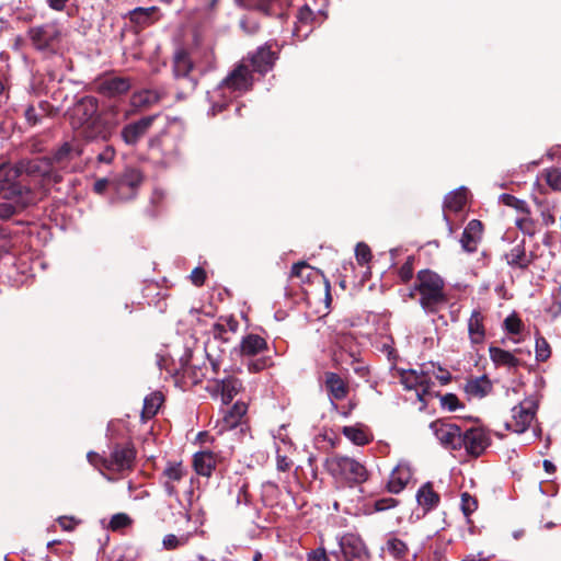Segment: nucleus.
<instances>
[{
	"label": "nucleus",
	"mask_w": 561,
	"mask_h": 561,
	"mask_svg": "<svg viewBox=\"0 0 561 561\" xmlns=\"http://www.w3.org/2000/svg\"><path fill=\"white\" fill-rule=\"evenodd\" d=\"M70 124L83 138L88 140H107L116 121H111L100 114L99 102L94 96L81 98L72 107Z\"/></svg>",
	"instance_id": "1"
},
{
	"label": "nucleus",
	"mask_w": 561,
	"mask_h": 561,
	"mask_svg": "<svg viewBox=\"0 0 561 561\" xmlns=\"http://www.w3.org/2000/svg\"><path fill=\"white\" fill-rule=\"evenodd\" d=\"M36 171V163L31 161H21L15 165L0 164V197L13 201L20 207H26L31 203V190L22 185L19 178L23 172L33 174Z\"/></svg>",
	"instance_id": "2"
},
{
	"label": "nucleus",
	"mask_w": 561,
	"mask_h": 561,
	"mask_svg": "<svg viewBox=\"0 0 561 561\" xmlns=\"http://www.w3.org/2000/svg\"><path fill=\"white\" fill-rule=\"evenodd\" d=\"M415 293H419L420 305L426 312L434 313L440 305L447 302L445 282L431 270L417 272L416 282L409 294L410 298H414Z\"/></svg>",
	"instance_id": "3"
},
{
	"label": "nucleus",
	"mask_w": 561,
	"mask_h": 561,
	"mask_svg": "<svg viewBox=\"0 0 561 561\" xmlns=\"http://www.w3.org/2000/svg\"><path fill=\"white\" fill-rule=\"evenodd\" d=\"M324 467L335 480L344 482L350 486L364 483L369 476L368 470L363 463L354 458L342 455L328 457Z\"/></svg>",
	"instance_id": "4"
},
{
	"label": "nucleus",
	"mask_w": 561,
	"mask_h": 561,
	"mask_svg": "<svg viewBox=\"0 0 561 561\" xmlns=\"http://www.w3.org/2000/svg\"><path fill=\"white\" fill-rule=\"evenodd\" d=\"M538 409V401L534 397L524 399L511 411V419L505 422V428L517 434L528 430L535 419Z\"/></svg>",
	"instance_id": "5"
},
{
	"label": "nucleus",
	"mask_w": 561,
	"mask_h": 561,
	"mask_svg": "<svg viewBox=\"0 0 561 561\" xmlns=\"http://www.w3.org/2000/svg\"><path fill=\"white\" fill-rule=\"evenodd\" d=\"M27 35L32 45L41 51H55L61 41V32L54 23L33 26Z\"/></svg>",
	"instance_id": "6"
},
{
	"label": "nucleus",
	"mask_w": 561,
	"mask_h": 561,
	"mask_svg": "<svg viewBox=\"0 0 561 561\" xmlns=\"http://www.w3.org/2000/svg\"><path fill=\"white\" fill-rule=\"evenodd\" d=\"M400 381L407 390H414L420 401L425 402V396L430 394L434 387V381L425 371L415 369L400 370Z\"/></svg>",
	"instance_id": "7"
},
{
	"label": "nucleus",
	"mask_w": 561,
	"mask_h": 561,
	"mask_svg": "<svg viewBox=\"0 0 561 561\" xmlns=\"http://www.w3.org/2000/svg\"><path fill=\"white\" fill-rule=\"evenodd\" d=\"M136 458V450L129 443L115 444L107 456L106 470L124 472L131 470Z\"/></svg>",
	"instance_id": "8"
},
{
	"label": "nucleus",
	"mask_w": 561,
	"mask_h": 561,
	"mask_svg": "<svg viewBox=\"0 0 561 561\" xmlns=\"http://www.w3.org/2000/svg\"><path fill=\"white\" fill-rule=\"evenodd\" d=\"M431 430L438 442L448 449L458 450L461 448V430L455 423L444 420H436L431 423Z\"/></svg>",
	"instance_id": "9"
},
{
	"label": "nucleus",
	"mask_w": 561,
	"mask_h": 561,
	"mask_svg": "<svg viewBox=\"0 0 561 561\" xmlns=\"http://www.w3.org/2000/svg\"><path fill=\"white\" fill-rule=\"evenodd\" d=\"M340 548L345 561H369L370 552L364 540L353 534L343 536L340 540Z\"/></svg>",
	"instance_id": "10"
},
{
	"label": "nucleus",
	"mask_w": 561,
	"mask_h": 561,
	"mask_svg": "<svg viewBox=\"0 0 561 561\" xmlns=\"http://www.w3.org/2000/svg\"><path fill=\"white\" fill-rule=\"evenodd\" d=\"M94 89L106 98H115L128 92L130 82L127 78L104 76L94 81Z\"/></svg>",
	"instance_id": "11"
},
{
	"label": "nucleus",
	"mask_w": 561,
	"mask_h": 561,
	"mask_svg": "<svg viewBox=\"0 0 561 561\" xmlns=\"http://www.w3.org/2000/svg\"><path fill=\"white\" fill-rule=\"evenodd\" d=\"M158 115H149L125 125L121 130L123 141L128 146H136L148 133Z\"/></svg>",
	"instance_id": "12"
},
{
	"label": "nucleus",
	"mask_w": 561,
	"mask_h": 561,
	"mask_svg": "<svg viewBox=\"0 0 561 561\" xmlns=\"http://www.w3.org/2000/svg\"><path fill=\"white\" fill-rule=\"evenodd\" d=\"M252 87V76L248 66L238 65L220 83V89L248 91Z\"/></svg>",
	"instance_id": "13"
},
{
	"label": "nucleus",
	"mask_w": 561,
	"mask_h": 561,
	"mask_svg": "<svg viewBox=\"0 0 561 561\" xmlns=\"http://www.w3.org/2000/svg\"><path fill=\"white\" fill-rule=\"evenodd\" d=\"M461 448L474 457H479L489 446V437L481 428H470L466 433H461Z\"/></svg>",
	"instance_id": "14"
},
{
	"label": "nucleus",
	"mask_w": 561,
	"mask_h": 561,
	"mask_svg": "<svg viewBox=\"0 0 561 561\" xmlns=\"http://www.w3.org/2000/svg\"><path fill=\"white\" fill-rule=\"evenodd\" d=\"M186 476V470L182 462H168L167 467L162 472L163 486L169 496H176L178 489L176 483L182 481Z\"/></svg>",
	"instance_id": "15"
},
{
	"label": "nucleus",
	"mask_w": 561,
	"mask_h": 561,
	"mask_svg": "<svg viewBox=\"0 0 561 561\" xmlns=\"http://www.w3.org/2000/svg\"><path fill=\"white\" fill-rule=\"evenodd\" d=\"M82 152L83 148L80 141H66L54 151L51 156V161L55 164L65 167L72 160L79 158L82 154Z\"/></svg>",
	"instance_id": "16"
},
{
	"label": "nucleus",
	"mask_w": 561,
	"mask_h": 561,
	"mask_svg": "<svg viewBox=\"0 0 561 561\" xmlns=\"http://www.w3.org/2000/svg\"><path fill=\"white\" fill-rule=\"evenodd\" d=\"M483 226L480 220L472 219L466 226L460 243L466 252L472 253L477 251L478 245L482 239Z\"/></svg>",
	"instance_id": "17"
},
{
	"label": "nucleus",
	"mask_w": 561,
	"mask_h": 561,
	"mask_svg": "<svg viewBox=\"0 0 561 561\" xmlns=\"http://www.w3.org/2000/svg\"><path fill=\"white\" fill-rule=\"evenodd\" d=\"M192 69L193 61L190 58L188 54L183 49L178 50L173 58L174 76L178 79H187L190 89L194 90L196 87V80L190 78V72L192 71Z\"/></svg>",
	"instance_id": "18"
},
{
	"label": "nucleus",
	"mask_w": 561,
	"mask_h": 561,
	"mask_svg": "<svg viewBox=\"0 0 561 561\" xmlns=\"http://www.w3.org/2000/svg\"><path fill=\"white\" fill-rule=\"evenodd\" d=\"M218 456L210 450L198 451L194 455L193 467L197 474L210 477L217 466Z\"/></svg>",
	"instance_id": "19"
},
{
	"label": "nucleus",
	"mask_w": 561,
	"mask_h": 561,
	"mask_svg": "<svg viewBox=\"0 0 561 561\" xmlns=\"http://www.w3.org/2000/svg\"><path fill=\"white\" fill-rule=\"evenodd\" d=\"M241 389V380L232 376L216 381V391L219 392L221 402L225 405L229 404Z\"/></svg>",
	"instance_id": "20"
},
{
	"label": "nucleus",
	"mask_w": 561,
	"mask_h": 561,
	"mask_svg": "<svg viewBox=\"0 0 561 561\" xmlns=\"http://www.w3.org/2000/svg\"><path fill=\"white\" fill-rule=\"evenodd\" d=\"M248 411V405L242 401H237L232 408L226 411L220 421V432L229 431L238 426L242 417L245 415Z\"/></svg>",
	"instance_id": "21"
},
{
	"label": "nucleus",
	"mask_w": 561,
	"mask_h": 561,
	"mask_svg": "<svg viewBox=\"0 0 561 561\" xmlns=\"http://www.w3.org/2000/svg\"><path fill=\"white\" fill-rule=\"evenodd\" d=\"M164 96V93L159 90H141L131 95L130 103L134 107L139 110H147L158 104Z\"/></svg>",
	"instance_id": "22"
},
{
	"label": "nucleus",
	"mask_w": 561,
	"mask_h": 561,
	"mask_svg": "<svg viewBox=\"0 0 561 561\" xmlns=\"http://www.w3.org/2000/svg\"><path fill=\"white\" fill-rule=\"evenodd\" d=\"M316 14L309 5H304L297 13V23L294 34L299 38H306L312 31Z\"/></svg>",
	"instance_id": "23"
},
{
	"label": "nucleus",
	"mask_w": 561,
	"mask_h": 561,
	"mask_svg": "<svg viewBox=\"0 0 561 561\" xmlns=\"http://www.w3.org/2000/svg\"><path fill=\"white\" fill-rule=\"evenodd\" d=\"M412 477L411 470L407 465H398L390 474L388 490L391 493H400L409 483Z\"/></svg>",
	"instance_id": "24"
},
{
	"label": "nucleus",
	"mask_w": 561,
	"mask_h": 561,
	"mask_svg": "<svg viewBox=\"0 0 561 561\" xmlns=\"http://www.w3.org/2000/svg\"><path fill=\"white\" fill-rule=\"evenodd\" d=\"M325 388L335 400H343L348 394L347 383L335 373H325Z\"/></svg>",
	"instance_id": "25"
},
{
	"label": "nucleus",
	"mask_w": 561,
	"mask_h": 561,
	"mask_svg": "<svg viewBox=\"0 0 561 561\" xmlns=\"http://www.w3.org/2000/svg\"><path fill=\"white\" fill-rule=\"evenodd\" d=\"M266 348L265 339L253 333L245 335L240 343V353L243 356H255Z\"/></svg>",
	"instance_id": "26"
},
{
	"label": "nucleus",
	"mask_w": 561,
	"mask_h": 561,
	"mask_svg": "<svg viewBox=\"0 0 561 561\" xmlns=\"http://www.w3.org/2000/svg\"><path fill=\"white\" fill-rule=\"evenodd\" d=\"M274 53L267 47H261L251 57V65L253 70L260 73H266L274 65Z\"/></svg>",
	"instance_id": "27"
},
{
	"label": "nucleus",
	"mask_w": 561,
	"mask_h": 561,
	"mask_svg": "<svg viewBox=\"0 0 561 561\" xmlns=\"http://www.w3.org/2000/svg\"><path fill=\"white\" fill-rule=\"evenodd\" d=\"M506 263L511 267L525 270L531 263V257L526 253L525 245L523 243L514 245L506 254H505Z\"/></svg>",
	"instance_id": "28"
},
{
	"label": "nucleus",
	"mask_w": 561,
	"mask_h": 561,
	"mask_svg": "<svg viewBox=\"0 0 561 561\" xmlns=\"http://www.w3.org/2000/svg\"><path fill=\"white\" fill-rule=\"evenodd\" d=\"M144 181V175L139 169L127 168L123 174L113 182L115 188L121 192L124 187L137 188Z\"/></svg>",
	"instance_id": "29"
},
{
	"label": "nucleus",
	"mask_w": 561,
	"mask_h": 561,
	"mask_svg": "<svg viewBox=\"0 0 561 561\" xmlns=\"http://www.w3.org/2000/svg\"><path fill=\"white\" fill-rule=\"evenodd\" d=\"M416 500L419 505L425 512H428L439 504L440 499L438 493L434 491L433 485L430 482H427L419 489Z\"/></svg>",
	"instance_id": "30"
},
{
	"label": "nucleus",
	"mask_w": 561,
	"mask_h": 561,
	"mask_svg": "<svg viewBox=\"0 0 561 561\" xmlns=\"http://www.w3.org/2000/svg\"><path fill=\"white\" fill-rule=\"evenodd\" d=\"M381 551L390 554L393 559L401 560L407 557L409 547L405 541L398 538L394 534H389Z\"/></svg>",
	"instance_id": "31"
},
{
	"label": "nucleus",
	"mask_w": 561,
	"mask_h": 561,
	"mask_svg": "<svg viewBox=\"0 0 561 561\" xmlns=\"http://www.w3.org/2000/svg\"><path fill=\"white\" fill-rule=\"evenodd\" d=\"M469 337L472 343L480 344L485 337V330L483 325V317L480 311H472L468 321Z\"/></svg>",
	"instance_id": "32"
},
{
	"label": "nucleus",
	"mask_w": 561,
	"mask_h": 561,
	"mask_svg": "<svg viewBox=\"0 0 561 561\" xmlns=\"http://www.w3.org/2000/svg\"><path fill=\"white\" fill-rule=\"evenodd\" d=\"M490 358L496 366H505L508 368L517 367L520 360L508 351H505L497 346H490L489 348Z\"/></svg>",
	"instance_id": "33"
},
{
	"label": "nucleus",
	"mask_w": 561,
	"mask_h": 561,
	"mask_svg": "<svg viewBox=\"0 0 561 561\" xmlns=\"http://www.w3.org/2000/svg\"><path fill=\"white\" fill-rule=\"evenodd\" d=\"M467 203V190L465 187L457 188L445 196L444 210L459 213Z\"/></svg>",
	"instance_id": "34"
},
{
	"label": "nucleus",
	"mask_w": 561,
	"mask_h": 561,
	"mask_svg": "<svg viewBox=\"0 0 561 561\" xmlns=\"http://www.w3.org/2000/svg\"><path fill=\"white\" fill-rule=\"evenodd\" d=\"M492 390L491 381L485 377L473 378L467 381L465 391L474 398H483Z\"/></svg>",
	"instance_id": "35"
},
{
	"label": "nucleus",
	"mask_w": 561,
	"mask_h": 561,
	"mask_svg": "<svg viewBox=\"0 0 561 561\" xmlns=\"http://www.w3.org/2000/svg\"><path fill=\"white\" fill-rule=\"evenodd\" d=\"M318 274L319 272L306 262H298L291 267L290 278L297 279L299 283L305 284L312 282V279L317 277Z\"/></svg>",
	"instance_id": "36"
},
{
	"label": "nucleus",
	"mask_w": 561,
	"mask_h": 561,
	"mask_svg": "<svg viewBox=\"0 0 561 561\" xmlns=\"http://www.w3.org/2000/svg\"><path fill=\"white\" fill-rule=\"evenodd\" d=\"M163 402V396L161 392H152L148 394L144 400V408L141 412V416L144 420H148L153 417Z\"/></svg>",
	"instance_id": "37"
},
{
	"label": "nucleus",
	"mask_w": 561,
	"mask_h": 561,
	"mask_svg": "<svg viewBox=\"0 0 561 561\" xmlns=\"http://www.w3.org/2000/svg\"><path fill=\"white\" fill-rule=\"evenodd\" d=\"M342 433L357 446H364L370 440L367 432L358 426H344Z\"/></svg>",
	"instance_id": "38"
},
{
	"label": "nucleus",
	"mask_w": 561,
	"mask_h": 561,
	"mask_svg": "<svg viewBox=\"0 0 561 561\" xmlns=\"http://www.w3.org/2000/svg\"><path fill=\"white\" fill-rule=\"evenodd\" d=\"M156 7L149 8H136L129 13L130 21L140 25H146L151 23L152 15L156 13Z\"/></svg>",
	"instance_id": "39"
},
{
	"label": "nucleus",
	"mask_w": 561,
	"mask_h": 561,
	"mask_svg": "<svg viewBox=\"0 0 561 561\" xmlns=\"http://www.w3.org/2000/svg\"><path fill=\"white\" fill-rule=\"evenodd\" d=\"M543 176L548 186L553 191H561V170L551 167L543 170Z\"/></svg>",
	"instance_id": "40"
},
{
	"label": "nucleus",
	"mask_w": 561,
	"mask_h": 561,
	"mask_svg": "<svg viewBox=\"0 0 561 561\" xmlns=\"http://www.w3.org/2000/svg\"><path fill=\"white\" fill-rule=\"evenodd\" d=\"M551 355V348L547 340L542 336L536 339V359L546 362Z\"/></svg>",
	"instance_id": "41"
},
{
	"label": "nucleus",
	"mask_w": 561,
	"mask_h": 561,
	"mask_svg": "<svg viewBox=\"0 0 561 561\" xmlns=\"http://www.w3.org/2000/svg\"><path fill=\"white\" fill-rule=\"evenodd\" d=\"M516 227L525 234L534 236L537 230L536 222L525 214L524 217L516 219Z\"/></svg>",
	"instance_id": "42"
},
{
	"label": "nucleus",
	"mask_w": 561,
	"mask_h": 561,
	"mask_svg": "<svg viewBox=\"0 0 561 561\" xmlns=\"http://www.w3.org/2000/svg\"><path fill=\"white\" fill-rule=\"evenodd\" d=\"M500 201L504 205L510 206V207H514V208H516L517 210H519V211H522L524 214H528L529 213L526 202H524L522 199H518L517 197H515L513 195L502 194L500 196Z\"/></svg>",
	"instance_id": "43"
},
{
	"label": "nucleus",
	"mask_w": 561,
	"mask_h": 561,
	"mask_svg": "<svg viewBox=\"0 0 561 561\" xmlns=\"http://www.w3.org/2000/svg\"><path fill=\"white\" fill-rule=\"evenodd\" d=\"M187 542V536L178 537L173 534H169L164 536L162 540L163 548L167 550H174Z\"/></svg>",
	"instance_id": "44"
},
{
	"label": "nucleus",
	"mask_w": 561,
	"mask_h": 561,
	"mask_svg": "<svg viewBox=\"0 0 561 561\" xmlns=\"http://www.w3.org/2000/svg\"><path fill=\"white\" fill-rule=\"evenodd\" d=\"M355 256H356L358 264H360V265L367 264L371 260L370 248L364 242L357 243V245L355 248Z\"/></svg>",
	"instance_id": "45"
},
{
	"label": "nucleus",
	"mask_w": 561,
	"mask_h": 561,
	"mask_svg": "<svg viewBox=\"0 0 561 561\" xmlns=\"http://www.w3.org/2000/svg\"><path fill=\"white\" fill-rule=\"evenodd\" d=\"M478 507V501L469 493L461 494V510L466 516L472 514Z\"/></svg>",
	"instance_id": "46"
},
{
	"label": "nucleus",
	"mask_w": 561,
	"mask_h": 561,
	"mask_svg": "<svg viewBox=\"0 0 561 561\" xmlns=\"http://www.w3.org/2000/svg\"><path fill=\"white\" fill-rule=\"evenodd\" d=\"M18 204L13 201L0 202V219H9L11 218L18 209H22Z\"/></svg>",
	"instance_id": "47"
},
{
	"label": "nucleus",
	"mask_w": 561,
	"mask_h": 561,
	"mask_svg": "<svg viewBox=\"0 0 561 561\" xmlns=\"http://www.w3.org/2000/svg\"><path fill=\"white\" fill-rule=\"evenodd\" d=\"M504 328L512 334H518L522 331L523 322L516 314H511L504 320Z\"/></svg>",
	"instance_id": "48"
},
{
	"label": "nucleus",
	"mask_w": 561,
	"mask_h": 561,
	"mask_svg": "<svg viewBox=\"0 0 561 561\" xmlns=\"http://www.w3.org/2000/svg\"><path fill=\"white\" fill-rule=\"evenodd\" d=\"M129 524H130V518L126 514L119 513V514H115L112 517V519L110 522V527L113 530H116V529L124 528Z\"/></svg>",
	"instance_id": "49"
},
{
	"label": "nucleus",
	"mask_w": 561,
	"mask_h": 561,
	"mask_svg": "<svg viewBox=\"0 0 561 561\" xmlns=\"http://www.w3.org/2000/svg\"><path fill=\"white\" fill-rule=\"evenodd\" d=\"M440 403L449 411H456L460 407V402L456 394L447 393L440 398Z\"/></svg>",
	"instance_id": "50"
},
{
	"label": "nucleus",
	"mask_w": 561,
	"mask_h": 561,
	"mask_svg": "<svg viewBox=\"0 0 561 561\" xmlns=\"http://www.w3.org/2000/svg\"><path fill=\"white\" fill-rule=\"evenodd\" d=\"M399 277L402 282H409L413 277V260L409 257L399 268Z\"/></svg>",
	"instance_id": "51"
},
{
	"label": "nucleus",
	"mask_w": 561,
	"mask_h": 561,
	"mask_svg": "<svg viewBox=\"0 0 561 561\" xmlns=\"http://www.w3.org/2000/svg\"><path fill=\"white\" fill-rule=\"evenodd\" d=\"M222 319L224 318H220V320L213 325L211 332L216 339L228 341V337L225 336V334L227 333L226 322L222 321Z\"/></svg>",
	"instance_id": "52"
},
{
	"label": "nucleus",
	"mask_w": 561,
	"mask_h": 561,
	"mask_svg": "<svg viewBox=\"0 0 561 561\" xmlns=\"http://www.w3.org/2000/svg\"><path fill=\"white\" fill-rule=\"evenodd\" d=\"M307 561H330L324 548L320 547L307 554Z\"/></svg>",
	"instance_id": "53"
},
{
	"label": "nucleus",
	"mask_w": 561,
	"mask_h": 561,
	"mask_svg": "<svg viewBox=\"0 0 561 561\" xmlns=\"http://www.w3.org/2000/svg\"><path fill=\"white\" fill-rule=\"evenodd\" d=\"M271 365H272L271 358L263 357L257 360L251 362L248 367H249L250 371L257 373V371L265 369L266 367H268Z\"/></svg>",
	"instance_id": "54"
},
{
	"label": "nucleus",
	"mask_w": 561,
	"mask_h": 561,
	"mask_svg": "<svg viewBox=\"0 0 561 561\" xmlns=\"http://www.w3.org/2000/svg\"><path fill=\"white\" fill-rule=\"evenodd\" d=\"M548 311L554 317L561 314V282L559 283L558 291Z\"/></svg>",
	"instance_id": "55"
},
{
	"label": "nucleus",
	"mask_w": 561,
	"mask_h": 561,
	"mask_svg": "<svg viewBox=\"0 0 561 561\" xmlns=\"http://www.w3.org/2000/svg\"><path fill=\"white\" fill-rule=\"evenodd\" d=\"M89 462L94 466L95 468H105L106 469V461L107 457H103L99 455L98 453L90 451L88 455Z\"/></svg>",
	"instance_id": "56"
},
{
	"label": "nucleus",
	"mask_w": 561,
	"mask_h": 561,
	"mask_svg": "<svg viewBox=\"0 0 561 561\" xmlns=\"http://www.w3.org/2000/svg\"><path fill=\"white\" fill-rule=\"evenodd\" d=\"M191 280L195 286L204 285L206 280V272L202 267H195L191 273Z\"/></svg>",
	"instance_id": "57"
},
{
	"label": "nucleus",
	"mask_w": 561,
	"mask_h": 561,
	"mask_svg": "<svg viewBox=\"0 0 561 561\" xmlns=\"http://www.w3.org/2000/svg\"><path fill=\"white\" fill-rule=\"evenodd\" d=\"M115 158V149L112 146H106L98 156V161L103 163H111Z\"/></svg>",
	"instance_id": "58"
},
{
	"label": "nucleus",
	"mask_w": 561,
	"mask_h": 561,
	"mask_svg": "<svg viewBox=\"0 0 561 561\" xmlns=\"http://www.w3.org/2000/svg\"><path fill=\"white\" fill-rule=\"evenodd\" d=\"M397 500L392 499V497H387V499H380V500H377L375 502V510L380 512V511H386L388 508H392L397 505Z\"/></svg>",
	"instance_id": "59"
},
{
	"label": "nucleus",
	"mask_w": 561,
	"mask_h": 561,
	"mask_svg": "<svg viewBox=\"0 0 561 561\" xmlns=\"http://www.w3.org/2000/svg\"><path fill=\"white\" fill-rule=\"evenodd\" d=\"M101 115H103V117H106L111 121H116L118 123V106L117 105H114V104H111L108 106H106L105 108H103V111L100 112Z\"/></svg>",
	"instance_id": "60"
},
{
	"label": "nucleus",
	"mask_w": 561,
	"mask_h": 561,
	"mask_svg": "<svg viewBox=\"0 0 561 561\" xmlns=\"http://www.w3.org/2000/svg\"><path fill=\"white\" fill-rule=\"evenodd\" d=\"M24 115H25V118H26L27 123L30 125H32V126L36 125L38 123V121H39L38 115L36 113V110L32 105L27 106V108L25 110Z\"/></svg>",
	"instance_id": "61"
},
{
	"label": "nucleus",
	"mask_w": 561,
	"mask_h": 561,
	"mask_svg": "<svg viewBox=\"0 0 561 561\" xmlns=\"http://www.w3.org/2000/svg\"><path fill=\"white\" fill-rule=\"evenodd\" d=\"M276 466L279 471L286 472L290 469L291 461L286 456L278 455Z\"/></svg>",
	"instance_id": "62"
},
{
	"label": "nucleus",
	"mask_w": 561,
	"mask_h": 561,
	"mask_svg": "<svg viewBox=\"0 0 561 561\" xmlns=\"http://www.w3.org/2000/svg\"><path fill=\"white\" fill-rule=\"evenodd\" d=\"M222 321L226 322L227 331H230L232 333L237 332V330L239 328V322L234 318L227 317V318H224Z\"/></svg>",
	"instance_id": "63"
},
{
	"label": "nucleus",
	"mask_w": 561,
	"mask_h": 561,
	"mask_svg": "<svg viewBox=\"0 0 561 561\" xmlns=\"http://www.w3.org/2000/svg\"><path fill=\"white\" fill-rule=\"evenodd\" d=\"M110 184V181L107 179H101V180H98L95 183H94V191L98 193V194H102L107 185Z\"/></svg>",
	"instance_id": "64"
}]
</instances>
